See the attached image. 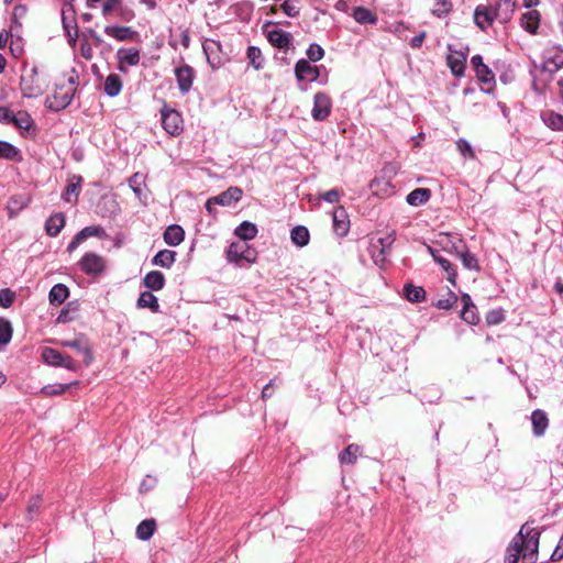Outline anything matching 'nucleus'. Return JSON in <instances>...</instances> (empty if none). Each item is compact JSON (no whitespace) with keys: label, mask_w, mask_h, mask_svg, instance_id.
Wrapping results in <instances>:
<instances>
[{"label":"nucleus","mask_w":563,"mask_h":563,"mask_svg":"<svg viewBox=\"0 0 563 563\" xmlns=\"http://www.w3.org/2000/svg\"><path fill=\"white\" fill-rule=\"evenodd\" d=\"M78 265L81 272L89 276L101 275L107 268L106 260L95 252L86 253L79 261Z\"/></svg>","instance_id":"6"},{"label":"nucleus","mask_w":563,"mask_h":563,"mask_svg":"<svg viewBox=\"0 0 563 563\" xmlns=\"http://www.w3.org/2000/svg\"><path fill=\"white\" fill-rule=\"evenodd\" d=\"M282 10L286 15L295 18L299 14V9L290 1L285 0L282 4Z\"/></svg>","instance_id":"61"},{"label":"nucleus","mask_w":563,"mask_h":563,"mask_svg":"<svg viewBox=\"0 0 563 563\" xmlns=\"http://www.w3.org/2000/svg\"><path fill=\"white\" fill-rule=\"evenodd\" d=\"M104 33L118 41H125L133 38L137 32L129 26L108 25L104 27Z\"/></svg>","instance_id":"25"},{"label":"nucleus","mask_w":563,"mask_h":563,"mask_svg":"<svg viewBox=\"0 0 563 563\" xmlns=\"http://www.w3.org/2000/svg\"><path fill=\"white\" fill-rule=\"evenodd\" d=\"M43 361L51 366H62L69 371H76V363L70 356L63 355L59 351L52 347L42 350Z\"/></svg>","instance_id":"7"},{"label":"nucleus","mask_w":563,"mask_h":563,"mask_svg":"<svg viewBox=\"0 0 563 563\" xmlns=\"http://www.w3.org/2000/svg\"><path fill=\"white\" fill-rule=\"evenodd\" d=\"M331 111V101L330 98L323 93L318 92L313 98V107L311 110V115L316 121L325 120Z\"/></svg>","instance_id":"11"},{"label":"nucleus","mask_w":563,"mask_h":563,"mask_svg":"<svg viewBox=\"0 0 563 563\" xmlns=\"http://www.w3.org/2000/svg\"><path fill=\"white\" fill-rule=\"evenodd\" d=\"M235 234L242 239V241H249L256 236L257 228L254 223L244 221L235 229Z\"/></svg>","instance_id":"36"},{"label":"nucleus","mask_w":563,"mask_h":563,"mask_svg":"<svg viewBox=\"0 0 563 563\" xmlns=\"http://www.w3.org/2000/svg\"><path fill=\"white\" fill-rule=\"evenodd\" d=\"M63 27L70 43H75L78 36L77 26L73 23V20H68L63 15Z\"/></svg>","instance_id":"50"},{"label":"nucleus","mask_w":563,"mask_h":563,"mask_svg":"<svg viewBox=\"0 0 563 563\" xmlns=\"http://www.w3.org/2000/svg\"><path fill=\"white\" fill-rule=\"evenodd\" d=\"M81 180L82 179L80 176H73L70 178V180L67 184L65 191L62 196L65 201L71 202L73 201L71 196L77 197L79 195L80 187H81Z\"/></svg>","instance_id":"40"},{"label":"nucleus","mask_w":563,"mask_h":563,"mask_svg":"<svg viewBox=\"0 0 563 563\" xmlns=\"http://www.w3.org/2000/svg\"><path fill=\"white\" fill-rule=\"evenodd\" d=\"M456 146L463 156L474 158V156H475L474 151H473L471 144L466 140H464V139L457 140Z\"/></svg>","instance_id":"56"},{"label":"nucleus","mask_w":563,"mask_h":563,"mask_svg":"<svg viewBox=\"0 0 563 563\" xmlns=\"http://www.w3.org/2000/svg\"><path fill=\"white\" fill-rule=\"evenodd\" d=\"M13 112L7 107H0V122L11 124L13 120Z\"/></svg>","instance_id":"62"},{"label":"nucleus","mask_w":563,"mask_h":563,"mask_svg":"<svg viewBox=\"0 0 563 563\" xmlns=\"http://www.w3.org/2000/svg\"><path fill=\"white\" fill-rule=\"evenodd\" d=\"M371 189L375 195L383 194L385 196L389 195L393 190L390 184L383 178L373 179L371 183Z\"/></svg>","instance_id":"47"},{"label":"nucleus","mask_w":563,"mask_h":563,"mask_svg":"<svg viewBox=\"0 0 563 563\" xmlns=\"http://www.w3.org/2000/svg\"><path fill=\"white\" fill-rule=\"evenodd\" d=\"M272 22H268L264 25V33L266 34V37L268 42L276 48L279 49H287L291 45L292 42V35L289 32L283 31L280 29H272L267 30L266 27L271 25Z\"/></svg>","instance_id":"8"},{"label":"nucleus","mask_w":563,"mask_h":563,"mask_svg":"<svg viewBox=\"0 0 563 563\" xmlns=\"http://www.w3.org/2000/svg\"><path fill=\"white\" fill-rule=\"evenodd\" d=\"M78 382L69 384H49L41 388V394L44 396H57L67 391L71 386H77Z\"/></svg>","instance_id":"42"},{"label":"nucleus","mask_w":563,"mask_h":563,"mask_svg":"<svg viewBox=\"0 0 563 563\" xmlns=\"http://www.w3.org/2000/svg\"><path fill=\"white\" fill-rule=\"evenodd\" d=\"M85 241L84 238L80 235V233L78 232L74 239L70 241V243L68 244L67 246V251L68 252H74L79 245L80 243Z\"/></svg>","instance_id":"64"},{"label":"nucleus","mask_w":563,"mask_h":563,"mask_svg":"<svg viewBox=\"0 0 563 563\" xmlns=\"http://www.w3.org/2000/svg\"><path fill=\"white\" fill-rule=\"evenodd\" d=\"M202 48L207 56L208 63L213 69L219 68L224 64L225 60L220 55L222 47L219 41L206 40Z\"/></svg>","instance_id":"12"},{"label":"nucleus","mask_w":563,"mask_h":563,"mask_svg":"<svg viewBox=\"0 0 563 563\" xmlns=\"http://www.w3.org/2000/svg\"><path fill=\"white\" fill-rule=\"evenodd\" d=\"M333 230L339 236H345L350 229V220L346 210L339 206L332 214Z\"/></svg>","instance_id":"17"},{"label":"nucleus","mask_w":563,"mask_h":563,"mask_svg":"<svg viewBox=\"0 0 563 563\" xmlns=\"http://www.w3.org/2000/svg\"><path fill=\"white\" fill-rule=\"evenodd\" d=\"M540 532L525 523L508 545L505 563H518L521 556L526 563H536L538 560Z\"/></svg>","instance_id":"1"},{"label":"nucleus","mask_w":563,"mask_h":563,"mask_svg":"<svg viewBox=\"0 0 563 563\" xmlns=\"http://www.w3.org/2000/svg\"><path fill=\"white\" fill-rule=\"evenodd\" d=\"M119 69L120 71H128L132 66H136L140 63V52L135 47L120 48L117 52Z\"/></svg>","instance_id":"13"},{"label":"nucleus","mask_w":563,"mask_h":563,"mask_svg":"<svg viewBox=\"0 0 563 563\" xmlns=\"http://www.w3.org/2000/svg\"><path fill=\"white\" fill-rule=\"evenodd\" d=\"M11 124L15 125L19 129L27 130L32 124V118L29 113L20 111L13 114V120Z\"/></svg>","instance_id":"48"},{"label":"nucleus","mask_w":563,"mask_h":563,"mask_svg":"<svg viewBox=\"0 0 563 563\" xmlns=\"http://www.w3.org/2000/svg\"><path fill=\"white\" fill-rule=\"evenodd\" d=\"M505 320V313L503 309H493L486 314V322L489 325H496L501 323Z\"/></svg>","instance_id":"51"},{"label":"nucleus","mask_w":563,"mask_h":563,"mask_svg":"<svg viewBox=\"0 0 563 563\" xmlns=\"http://www.w3.org/2000/svg\"><path fill=\"white\" fill-rule=\"evenodd\" d=\"M20 157V151L9 142L0 141V158L15 161Z\"/></svg>","instance_id":"44"},{"label":"nucleus","mask_w":563,"mask_h":563,"mask_svg":"<svg viewBox=\"0 0 563 563\" xmlns=\"http://www.w3.org/2000/svg\"><path fill=\"white\" fill-rule=\"evenodd\" d=\"M74 84L73 77L68 78L67 81L56 84L53 95L45 100L46 107L53 111H60L69 106L75 95Z\"/></svg>","instance_id":"2"},{"label":"nucleus","mask_w":563,"mask_h":563,"mask_svg":"<svg viewBox=\"0 0 563 563\" xmlns=\"http://www.w3.org/2000/svg\"><path fill=\"white\" fill-rule=\"evenodd\" d=\"M227 258L234 264H239L241 261L254 263L256 252L247 245L246 241L232 242L227 251Z\"/></svg>","instance_id":"5"},{"label":"nucleus","mask_w":563,"mask_h":563,"mask_svg":"<svg viewBox=\"0 0 563 563\" xmlns=\"http://www.w3.org/2000/svg\"><path fill=\"white\" fill-rule=\"evenodd\" d=\"M473 67L475 68L476 75L484 82H489L494 79L493 71L484 64L481 55H475L471 59Z\"/></svg>","instance_id":"29"},{"label":"nucleus","mask_w":563,"mask_h":563,"mask_svg":"<svg viewBox=\"0 0 563 563\" xmlns=\"http://www.w3.org/2000/svg\"><path fill=\"white\" fill-rule=\"evenodd\" d=\"M395 242V231L387 232L384 236L376 240L372 239L369 253L374 263L378 266H383L386 261L391 245Z\"/></svg>","instance_id":"4"},{"label":"nucleus","mask_w":563,"mask_h":563,"mask_svg":"<svg viewBox=\"0 0 563 563\" xmlns=\"http://www.w3.org/2000/svg\"><path fill=\"white\" fill-rule=\"evenodd\" d=\"M20 87L23 97L37 98L44 93L46 81L38 76L36 68H32L21 76Z\"/></svg>","instance_id":"3"},{"label":"nucleus","mask_w":563,"mask_h":563,"mask_svg":"<svg viewBox=\"0 0 563 563\" xmlns=\"http://www.w3.org/2000/svg\"><path fill=\"white\" fill-rule=\"evenodd\" d=\"M162 124L170 135H178L183 131V119L179 112L173 109L162 110Z\"/></svg>","instance_id":"9"},{"label":"nucleus","mask_w":563,"mask_h":563,"mask_svg":"<svg viewBox=\"0 0 563 563\" xmlns=\"http://www.w3.org/2000/svg\"><path fill=\"white\" fill-rule=\"evenodd\" d=\"M69 296V290L64 284H56L52 287L48 299L51 305H62Z\"/></svg>","instance_id":"33"},{"label":"nucleus","mask_w":563,"mask_h":563,"mask_svg":"<svg viewBox=\"0 0 563 563\" xmlns=\"http://www.w3.org/2000/svg\"><path fill=\"white\" fill-rule=\"evenodd\" d=\"M457 301V296L449 291L448 296L443 299H439L435 303V307L439 309H450L452 308Z\"/></svg>","instance_id":"54"},{"label":"nucleus","mask_w":563,"mask_h":563,"mask_svg":"<svg viewBox=\"0 0 563 563\" xmlns=\"http://www.w3.org/2000/svg\"><path fill=\"white\" fill-rule=\"evenodd\" d=\"M521 26L531 34H536L540 24V13L537 10H531L521 15Z\"/></svg>","instance_id":"27"},{"label":"nucleus","mask_w":563,"mask_h":563,"mask_svg":"<svg viewBox=\"0 0 563 563\" xmlns=\"http://www.w3.org/2000/svg\"><path fill=\"white\" fill-rule=\"evenodd\" d=\"M12 325L8 320H0V344L5 345L11 341Z\"/></svg>","instance_id":"49"},{"label":"nucleus","mask_w":563,"mask_h":563,"mask_svg":"<svg viewBox=\"0 0 563 563\" xmlns=\"http://www.w3.org/2000/svg\"><path fill=\"white\" fill-rule=\"evenodd\" d=\"M352 16L360 24H376L378 21L377 15L364 7L353 8Z\"/></svg>","instance_id":"30"},{"label":"nucleus","mask_w":563,"mask_h":563,"mask_svg":"<svg viewBox=\"0 0 563 563\" xmlns=\"http://www.w3.org/2000/svg\"><path fill=\"white\" fill-rule=\"evenodd\" d=\"M60 345L64 347H70L76 350L79 354L84 356V361L86 365H89L92 361L91 349L84 338H77L75 340H66L62 341Z\"/></svg>","instance_id":"18"},{"label":"nucleus","mask_w":563,"mask_h":563,"mask_svg":"<svg viewBox=\"0 0 563 563\" xmlns=\"http://www.w3.org/2000/svg\"><path fill=\"white\" fill-rule=\"evenodd\" d=\"M459 257L463 264V266L468 271H479V264L476 256L468 252L467 247L461 250V253L455 255Z\"/></svg>","instance_id":"39"},{"label":"nucleus","mask_w":563,"mask_h":563,"mask_svg":"<svg viewBox=\"0 0 563 563\" xmlns=\"http://www.w3.org/2000/svg\"><path fill=\"white\" fill-rule=\"evenodd\" d=\"M143 284L151 290H161L165 285V276L162 272L152 271L143 277Z\"/></svg>","instance_id":"31"},{"label":"nucleus","mask_w":563,"mask_h":563,"mask_svg":"<svg viewBox=\"0 0 563 563\" xmlns=\"http://www.w3.org/2000/svg\"><path fill=\"white\" fill-rule=\"evenodd\" d=\"M516 8V2L514 0H496L495 5L493 7L495 13L497 14V20L501 23H507Z\"/></svg>","instance_id":"21"},{"label":"nucleus","mask_w":563,"mask_h":563,"mask_svg":"<svg viewBox=\"0 0 563 563\" xmlns=\"http://www.w3.org/2000/svg\"><path fill=\"white\" fill-rule=\"evenodd\" d=\"M65 227V216L62 212L52 214L45 223V232L49 236H57Z\"/></svg>","instance_id":"24"},{"label":"nucleus","mask_w":563,"mask_h":563,"mask_svg":"<svg viewBox=\"0 0 563 563\" xmlns=\"http://www.w3.org/2000/svg\"><path fill=\"white\" fill-rule=\"evenodd\" d=\"M163 239L167 245L178 246L185 240V231L178 224H170L165 229Z\"/></svg>","instance_id":"22"},{"label":"nucleus","mask_w":563,"mask_h":563,"mask_svg":"<svg viewBox=\"0 0 563 563\" xmlns=\"http://www.w3.org/2000/svg\"><path fill=\"white\" fill-rule=\"evenodd\" d=\"M144 307H147L152 311L157 312L159 308L157 297L150 291H143V308Z\"/></svg>","instance_id":"53"},{"label":"nucleus","mask_w":563,"mask_h":563,"mask_svg":"<svg viewBox=\"0 0 563 563\" xmlns=\"http://www.w3.org/2000/svg\"><path fill=\"white\" fill-rule=\"evenodd\" d=\"M247 58L251 63V65L256 69L260 70L264 66V58L262 55V52L256 46H250L247 48Z\"/></svg>","instance_id":"45"},{"label":"nucleus","mask_w":563,"mask_h":563,"mask_svg":"<svg viewBox=\"0 0 563 563\" xmlns=\"http://www.w3.org/2000/svg\"><path fill=\"white\" fill-rule=\"evenodd\" d=\"M14 299V295L9 289H1L0 290V306L3 308H8L12 305Z\"/></svg>","instance_id":"59"},{"label":"nucleus","mask_w":563,"mask_h":563,"mask_svg":"<svg viewBox=\"0 0 563 563\" xmlns=\"http://www.w3.org/2000/svg\"><path fill=\"white\" fill-rule=\"evenodd\" d=\"M121 4V0H104L102 4V14L106 18L112 16L115 13Z\"/></svg>","instance_id":"52"},{"label":"nucleus","mask_w":563,"mask_h":563,"mask_svg":"<svg viewBox=\"0 0 563 563\" xmlns=\"http://www.w3.org/2000/svg\"><path fill=\"white\" fill-rule=\"evenodd\" d=\"M563 67V51L549 48L545 52L542 69L555 73Z\"/></svg>","instance_id":"19"},{"label":"nucleus","mask_w":563,"mask_h":563,"mask_svg":"<svg viewBox=\"0 0 563 563\" xmlns=\"http://www.w3.org/2000/svg\"><path fill=\"white\" fill-rule=\"evenodd\" d=\"M156 529V521L154 519L143 520V540L150 539Z\"/></svg>","instance_id":"58"},{"label":"nucleus","mask_w":563,"mask_h":563,"mask_svg":"<svg viewBox=\"0 0 563 563\" xmlns=\"http://www.w3.org/2000/svg\"><path fill=\"white\" fill-rule=\"evenodd\" d=\"M430 198V190L426 188H417L412 190L406 198L411 206H419L427 202Z\"/></svg>","instance_id":"43"},{"label":"nucleus","mask_w":563,"mask_h":563,"mask_svg":"<svg viewBox=\"0 0 563 563\" xmlns=\"http://www.w3.org/2000/svg\"><path fill=\"white\" fill-rule=\"evenodd\" d=\"M103 229L101 227L90 225L85 227L82 230L79 231L80 235L84 238V240L90 238V236H100L103 234Z\"/></svg>","instance_id":"57"},{"label":"nucleus","mask_w":563,"mask_h":563,"mask_svg":"<svg viewBox=\"0 0 563 563\" xmlns=\"http://www.w3.org/2000/svg\"><path fill=\"white\" fill-rule=\"evenodd\" d=\"M404 295L411 302H421L426 297V291L420 286L407 284L404 286Z\"/></svg>","instance_id":"38"},{"label":"nucleus","mask_w":563,"mask_h":563,"mask_svg":"<svg viewBox=\"0 0 563 563\" xmlns=\"http://www.w3.org/2000/svg\"><path fill=\"white\" fill-rule=\"evenodd\" d=\"M291 242L298 247L308 245L310 241V234L306 227L297 225L290 232Z\"/></svg>","instance_id":"34"},{"label":"nucleus","mask_w":563,"mask_h":563,"mask_svg":"<svg viewBox=\"0 0 563 563\" xmlns=\"http://www.w3.org/2000/svg\"><path fill=\"white\" fill-rule=\"evenodd\" d=\"M174 73L179 90L183 93H187L191 89L195 79L194 68L188 65H181L176 67Z\"/></svg>","instance_id":"15"},{"label":"nucleus","mask_w":563,"mask_h":563,"mask_svg":"<svg viewBox=\"0 0 563 563\" xmlns=\"http://www.w3.org/2000/svg\"><path fill=\"white\" fill-rule=\"evenodd\" d=\"M466 58L463 54L454 53L448 56V65L455 76H462L465 69Z\"/></svg>","instance_id":"35"},{"label":"nucleus","mask_w":563,"mask_h":563,"mask_svg":"<svg viewBox=\"0 0 563 563\" xmlns=\"http://www.w3.org/2000/svg\"><path fill=\"white\" fill-rule=\"evenodd\" d=\"M341 197V191L339 189H331L321 195V199L329 203L338 202Z\"/></svg>","instance_id":"60"},{"label":"nucleus","mask_w":563,"mask_h":563,"mask_svg":"<svg viewBox=\"0 0 563 563\" xmlns=\"http://www.w3.org/2000/svg\"><path fill=\"white\" fill-rule=\"evenodd\" d=\"M542 121L544 124L554 130V131H563V115L554 112L553 110H547L541 114Z\"/></svg>","instance_id":"32"},{"label":"nucleus","mask_w":563,"mask_h":563,"mask_svg":"<svg viewBox=\"0 0 563 563\" xmlns=\"http://www.w3.org/2000/svg\"><path fill=\"white\" fill-rule=\"evenodd\" d=\"M295 74L299 81H314L319 77V70L306 59H299L295 66Z\"/></svg>","instance_id":"16"},{"label":"nucleus","mask_w":563,"mask_h":563,"mask_svg":"<svg viewBox=\"0 0 563 563\" xmlns=\"http://www.w3.org/2000/svg\"><path fill=\"white\" fill-rule=\"evenodd\" d=\"M129 186L134 191L136 197H140L141 195V183L139 181V174L135 173L130 179H129Z\"/></svg>","instance_id":"63"},{"label":"nucleus","mask_w":563,"mask_h":563,"mask_svg":"<svg viewBox=\"0 0 563 563\" xmlns=\"http://www.w3.org/2000/svg\"><path fill=\"white\" fill-rule=\"evenodd\" d=\"M531 423L533 434L536 437H542L549 427V419L547 413L541 409L534 410L531 415Z\"/></svg>","instance_id":"23"},{"label":"nucleus","mask_w":563,"mask_h":563,"mask_svg":"<svg viewBox=\"0 0 563 563\" xmlns=\"http://www.w3.org/2000/svg\"><path fill=\"white\" fill-rule=\"evenodd\" d=\"M243 191L241 188L232 186L229 187L225 191L219 194L218 196L212 197L216 205H220L223 207H229L241 200Z\"/></svg>","instance_id":"20"},{"label":"nucleus","mask_w":563,"mask_h":563,"mask_svg":"<svg viewBox=\"0 0 563 563\" xmlns=\"http://www.w3.org/2000/svg\"><path fill=\"white\" fill-rule=\"evenodd\" d=\"M441 268L448 274V280L452 284V286L456 285V272L453 268L452 264L441 255L439 257H435V261Z\"/></svg>","instance_id":"46"},{"label":"nucleus","mask_w":563,"mask_h":563,"mask_svg":"<svg viewBox=\"0 0 563 563\" xmlns=\"http://www.w3.org/2000/svg\"><path fill=\"white\" fill-rule=\"evenodd\" d=\"M176 255L175 251L162 250L153 257L152 264L163 268H170L176 261Z\"/></svg>","instance_id":"28"},{"label":"nucleus","mask_w":563,"mask_h":563,"mask_svg":"<svg viewBox=\"0 0 563 563\" xmlns=\"http://www.w3.org/2000/svg\"><path fill=\"white\" fill-rule=\"evenodd\" d=\"M122 88V82L120 77L117 74H111L106 78L104 81V92L109 97H115L120 93Z\"/></svg>","instance_id":"37"},{"label":"nucleus","mask_w":563,"mask_h":563,"mask_svg":"<svg viewBox=\"0 0 563 563\" xmlns=\"http://www.w3.org/2000/svg\"><path fill=\"white\" fill-rule=\"evenodd\" d=\"M462 301H463V309H462V313H461L462 318L470 324H476L478 322L479 318H478V314L476 311V307L473 303L470 295L464 294L462 296Z\"/></svg>","instance_id":"26"},{"label":"nucleus","mask_w":563,"mask_h":563,"mask_svg":"<svg viewBox=\"0 0 563 563\" xmlns=\"http://www.w3.org/2000/svg\"><path fill=\"white\" fill-rule=\"evenodd\" d=\"M361 454V448L356 444H350L339 454V461L342 464H354Z\"/></svg>","instance_id":"41"},{"label":"nucleus","mask_w":563,"mask_h":563,"mask_svg":"<svg viewBox=\"0 0 563 563\" xmlns=\"http://www.w3.org/2000/svg\"><path fill=\"white\" fill-rule=\"evenodd\" d=\"M324 55L323 48L318 44H311L307 49V56L311 62L320 60Z\"/></svg>","instance_id":"55"},{"label":"nucleus","mask_w":563,"mask_h":563,"mask_svg":"<svg viewBox=\"0 0 563 563\" xmlns=\"http://www.w3.org/2000/svg\"><path fill=\"white\" fill-rule=\"evenodd\" d=\"M495 20H497V14L495 13L493 7L484 4L476 7L474 12V21L481 30L485 31L488 29Z\"/></svg>","instance_id":"14"},{"label":"nucleus","mask_w":563,"mask_h":563,"mask_svg":"<svg viewBox=\"0 0 563 563\" xmlns=\"http://www.w3.org/2000/svg\"><path fill=\"white\" fill-rule=\"evenodd\" d=\"M435 243L446 253L456 255L461 253L462 249H465V244L462 239L451 233H439Z\"/></svg>","instance_id":"10"}]
</instances>
